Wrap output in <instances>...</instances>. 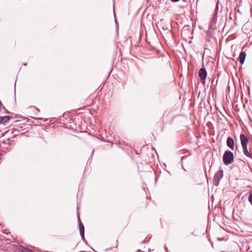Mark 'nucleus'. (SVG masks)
Instances as JSON below:
<instances>
[{"label":"nucleus","mask_w":252,"mask_h":252,"mask_svg":"<svg viewBox=\"0 0 252 252\" xmlns=\"http://www.w3.org/2000/svg\"><path fill=\"white\" fill-rule=\"evenodd\" d=\"M226 144L227 146L230 148L232 150H233L234 149V141L233 139L231 137H228L226 141Z\"/></svg>","instance_id":"6"},{"label":"nucleus","mask_w":252,"mask_h":252,"mask_svg":"<svg viewBox=\"0 0 252 252\" xmlns=\"http://www.w3.org/2000/svg\"><path fill=\"white\" fill-rule=\"evenodd\" d=\"M173 2H178V1H179L180 0H171Z\"/></svg>","instance_id":"11"},{"label":"nucleus","mask_w":252,"mask_h":252,"mask_svg":"<svg viewBox=\"0 0 252 252\" xmlns=\"http://www.w3.org/2000/svg\"><path fill=\"white\" fill-rule=\"evenodd\" d=\"M217 17L216 16H214L212 18V19H211V23H212V24H211V27H212L213 24H216V23L217 22Z\"/></svg>","instance_id":"10"},{"label":"nucleus","mask_w":252,"mask_h":252,"mask_svg":"<svg viewBox=\"0 0 252 252\" xmlns=\"http://www.w3.org/2000/svg\"><path fill=\"white\" fill-rule=\"evenodd\" d=\"M79 221V227L80 230V233L83 239H84V227L83 224L81 222L79 217H78Z\"/></svg>","instance_id":"5"},{"label":"nucleus","mask_w":252,"mask_h":252,"mask_svg":"<svg viewBox=\"0 0 252 252\" xmlns=\"http://www.w3.org/2000/svg\"><path fill=\"white\" fill-rule=\"evenodd\" d=\"M207 71L204 68H201L199 70V75L201 80L205 81L207 77Z\"/></svg>","instance_id":"4"},{"label":"nucleus","mask_w":252,"mask_h":252,"mask_svg":"<svg viewBox=\"0 0 252 252\" xmlns=\"http://www.w3.org/2000/svg\"><path fill=\"white\" fill-rule=\"evenodd\" d=\"M240 139L244 154L252 159V154L248 150L247 145L249 140L247 137L244 134H241L240 136Z\"/></svg>","instance_id":"1"},{"label":"nucleus","mask_w":252,"mask_h":252,"mask_svg":"<svg viewBox=\"0 0 252 252\" xmlns=\"http://www.w3.org/2000/svg\"><path fill=\"white\" fill-rule=\"evenodd\" d=\"M246 57V54L244 52H241L239 55V62L241 64L244 63L245 58Z\"/></svg>","instance_id":"7"},{"label":"nucleus","mask_w":252,"mask_h":252,"mask_svg":"<svg viewBox=\"0 0 252 252\" xmlns=\"http://www.w3.org/2000/svg\"><path fill=\"white\" fill-rule=\"evenodd\" d=\"M249 201L252 205V190L249 191V196L248 197Z\"/></svg>","instance_id":"9"},{"label":"nucleus","mask_w":252,"mask_h":252,"mask_svg":"<svg viewBox=\"0 0 252 252\" xmlns=\"http://www.w3.org/2000/svg\"><path fill=\"white\" fill-rule=\"evenodd\" d=\"M223 177V171L220 170L216 172L214 179L213 184L215 186H218L219 185L220 181Z\"/></svg>","instance_id":"3"},{"label":"nucleus","mask_w":252,"mask_h":252,"mask_svg":"<svg viewBox=\"0 0 252 252\" xmlns=\"http://www.w3.org/2000/svg\"><path fill=\"white\" fill-rule=\"evenodd\" d=\"M10 117L9 116H0V123L4 124L9 121Z\"/></svg>","instance_id":"8"},{"label":"nucleus","mask_w":252,"mask_h":252,"mask_svg":"<svg viewBox=\"0 0 252 252\" xmlns=\"http://www.w3.org/2000/svg\"><path fill=\"white\" fill-rule=\"evenodd\" d=\"M234 158L233 153L229 150H227L223 154L222 160L225 165H228L233 162Z\"/></svg>","instance_id":"2"}]
</instances>
